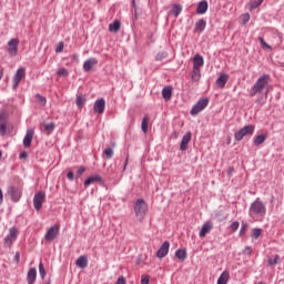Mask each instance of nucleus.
<instances>
[{
  "mask_svg": "<svg viewBox=\"0 0 284 284\" xmlns=\"http://www.w3.org/2000/svg\"><path fill=\"white\" fill-rule=\"evenodd\" d=\"M36 97H37L38 102L40 103V105H45V103H48V100L45 99V97H43L41 94H37Z\"/></svg>",
  "mask_w": 284,
  "mask_h": 284,
  "instance_id": "43",
  "label": "nucleus"
},
{
  "mask_svg": "<svg viewBox=\"0 0 284 284\" xmlns=\"http://www.w3.org/2000/svg\"><path fill=\"white\" fill-rule=\"evenodd\" d=\"M134 212L140 223H143L148 215V203L143 199H138L134 204Z\"/></svg>",
  "mask_w": 284,
  "mask_h": 284,
  "instance_id": "3",
  "label": "nucleus"
},
{
  "mask_svg": "<svg viewBox=\"0 0 284 284\" xmlns=\"http://www.w3.org/2000/svg\"><path fill=\"white\" fill-rule=\"evenodd\" d=\"M248 214L250 216H265V214H267V207L265 206V203L261 201V197H257L251 203Z\"/></svg>",
  "mask_w": 284,
  "mask_h": 284,
  "instance_id": "2",
  "label": "nucleus"
},
{
  "mask_svg": "<svg viewBox=\"0 0 284 284\" xmlns=\"http://www.w3.org/2000/svg\"><path fill=\"white\" fill-rule=\"evenodd\" d=\"M3 79V70H0V81Z\"/></svg>",
  "mask_w": 284,
  "mask_h": 284,
  "instance_id": "59",
  "label": "nucleus"
},
{
  "mask_svg": "<svg viewBox=\"0 0 284 284\" xmlns=\"http://www.w3.org/2000/svg\"><path fill=\"white\" fill-rule=\"evenodd\" d=\"M67 179H68L69 181H74V172L69 171V172L67 173Z\"/></svg>",
  "mask_w": 284,
  "mask_h": 284,
  "instance_id": "51",
  "label": "nucleus"
},
{
  "mask_svg": "<svg viewBox=\"0 0 284 284\" xmlns=\"http://www.w3.org/2000/svg\"><path fill=\"white\" fill-rule=\"evenodd\" d=\"M26 78V68H19L13 77V90H17L19 88V84L21 83V79Z\"/></svg>",
  "mask_w": 284,
  "mask_h": 284,
  "instance_id": "10",
  "label": "nucleus"
},
{
  "mask_svg": "<svg viewBox=\"0 0 284 284\" xmlns=\"http://www.w3.org/2000/svg\"><path fill=\"white\" fill-rule=\"evenodd\" d=\"M6 130H7L6 121H1L0 122V136H6Z\"/></svg>",
  "mask_w": 284,
  "mask_h": 284,
  "instance_id": "42",
  "label": "nucleus"
},
{
  "mask_svg": "<svg viewBox=\"0 0 284 284\" xmlns=\"http://www.w3.org/2000/svg\"><path fill=\"white\" fill-rule=\"evenodd\" d=\"M103 154H105L106 159H112V156H114V150H112V148H106L103 151Z\"/></svg>",
  "mask_w": 284,
  "mask_h": 284,
  "instance_id": "39",
  "label": "nucleus"
},
{
  "mask_svg": "<svg viewBox=\"0 0 284 284\" xmlns=\"http://www.w3.org/2000/svg\"><path fill=\"white\" fill-rule=\"evenodd\" d=\"M230 77L226 73H222L217 79H216V85L220 88H225V84L227 83V80Z\"/></svg>",
  "mask_w": 284,
  "mask_h": 284,
  "instance_id": "25",
  "label": "nucleus"
},
{
  "mask_svg": "<svg viewBox=\"0 0 284 284\" xmlns=\"http://www.w3.org/2000/svg\"><path fill=\"white\" fill-rule=\"evenodd\" d=\"M227 281H230V272L224 271L217 278V284H227Z\"/></svg>",
  "mask_w": 284,
  "mask_h": 284,
  "instance_id": "29",
  "label": "nucleus"
},
{
  "mask_svg": "<svg viewBox=\"0 0 284 284\" xmlns=\"http://www.w3.org/2000/svg\"><path fill=\"white\" fill-rule=\"evenodd\" d=\"M141 284H150V276H144L141 278Z\"/></svg>",
  "mask_w": 284,
  "mask_h": 284,
  "instance_id": "52",
  "label": "nucleus"
},
{
  "mask_svg": "<svg viewBox=\"0 0 284 284\" xmlns=\"http://www.w3.org/2000/svg\"><path fill=\"white\" fill-rule=\"evenodd\" d=\"M2 119H3V115H2V114H0V121H2Z\"/></svg>",
  "mask_w": 284,
  "mask_h": 284,
  "instance_id": "60",
  "label": "nucleus"
},
{
  "mask_svg": "<svg viewBox=\"0 0 284 284\" xmlns=\"http://www.w3.org/2000/svg\"><path fill=\"white\" fill-rule=\"evenodd\" d=\"M72 59H73V61H75V63H79V54L74 53L72 55Z\"/></svg>",
  "mask_w": 284,
  "mask_h": 284,
  "instance_id": "55",
  "label": "nucleus"
},
{
  "mask_svg": "<svg viewBox=\"0 0 284 284\" xmlns=\"http://www.w3.org/2000/svg\"><path fill=\"white\" fill-rule=\"evenodd\" d=\"M250 22V13L242 14V23L245 26V23Z\"/></svg>",
  "mask_w": 284,
  "mask_h": 284,
  "instance_id": "45",
  "label": "nucleus"
},
{
  "mask_svg": "<svg viewBox=\"0 0 284 284\" xmlns=\"http://www.w3.org/2000/svg\"><path fill=\"white\" fill-rule=\"evenodd\" d=\"M230 141H231V139L229 138V140H227V144H230Z\"/></svg>",
  "mask_w": 284,
  "mask_h": 284,
  "instance_id": "63",
  "label": "nucleus"
},
{
  "mask_svg": "<svg viewBox=\"0 0 284 284\" xmlns=\"http://www.w3.org/2000/svg\"><path fill=\"white\" fill-rule=\"evenodd\" d=\"M39 274L42 280L45 278V266H43V262L39 263Z\"/></svg>",
  "mask_w": 284,
  "mask_h": 284,
  "instance_id": "37",
  "label": "nucleus"
},
{
  "mask_svg": "<svg viewBox=\"0 0 284 284\" xmlns=\"http://www.w3.org/2000/svg\"><path fill=\"white\" fill-rule=\"evenodd\" d=\"M20 258H21V254L19 252H17L14 255L16 263H19Z\"/></svg>",
  "mask_w": 284,
  "mask_h": 284,
  "instance_id": "54",
  "label": "nucleus"
},
{
  "mask_svg": "<svg viewBox=\"0 0 284 284\" xmlns=\"http://www.w3.org/2000/svg\"><path fill=\"white\" fill-rule=\"evenodd\" d=\"M163 59H168V53L162 51V52H159L156 55H155V61H163Z\"/></svg>",
  "mask_w": 284,
  "mask_h": 284,
  "instance_id": "40",
  "label": "nucleus"
},
{
  "mask_svg": "<svg viewBox=\"0 0 284 284\" xmlns=\"http://www.w3.org/2000/svg\"><path fill=\"white\" fill-rule=\"evenodd\" d=\"M54 128H55V125L53 122H51L49 124H44V130H45V132H48V134L54 132Z\"/></svg>",
  "mask_w": 284,
  "mask_h": 284,
  "instance_id": "38",
  "label": "nucleus"
},
{
  "mask_svg": "<svg viewBox=\"0 0 284 284\" xmlns=\"http://www.w3.org/2000/svg\"><path fill=\"white\" fill-rule=\"evenodd\" d=\"M262 232H263V230H261L258 227L253 229L252 230V239H255V241H256V239H258V236H261Z\"/></svg>",
  "mask_w": 284,
  "mask_h": 284,
  "instance_id": "36",
  "label": "nucleus"
},
{
  "mask_svg": "<svg viewBox=\"0 0 284 284\" xmlns=\"http://www.w3.org/2000/svg\"><path fill=\"white\" fill-rule=\"evenodd\" d=\"M3 204V191L0 189V205Z\"/></svg>",
  "mask_w": 284,
  "mask_h": 284,
  "instance_id": "57",
  "label": "nucleus"
},
{
  "mask_svg": "<svg viewBox=\"0 0 284 284\" xmlns=\"http://www.w3.org/2000/svg\"><path fill=\"white\" fill-rule=\"evenodd\" d=\"M241 224L239 223V221H235V222H233L231 225H230V230L232 231V232H236L237 230H239V226H240Z\"/></svg>",
  "mask_w": 284,
  "mask_h": 284,
  "instance_id": "44",
  "label": "nucleus"
},
{
  "mask_svg": "<svg viewBox=\"0 0 284 284\" xmlns=\"http://www.w3.org/2000/svg\"><path fill=\"white\" fill-rule=\"evenodd\" d=\"M214 227V224H212V222L207 221L202 225V229L200 231V239H205V236H207V234H210V232H212Z\"/></svg>",
  "mask_w": 284,
  "mask_h": 284,
  "instance_id": "12",
  "label": "nucleus"
},
{
  "mask_svg": "<svg viewBox=\"0 0 284 284\" xmlns=\"http://www.w3.org/2000/svg\"><path fill=\"white\" fill-rule=\"evenodd\" d=\"M205 63V60L202 58L201 54H195L194 58H193V68H197V69H201L203 68Z\"/></svg>",
  "mask_w": 284,
  "mask_h": 284,
  "instance_id": "22",
  "label": "nucleus"
},
{
  "mask_svg": "<svg viewBox=\"0 0 284 284\" xmlns=\"http://www.w3.org/2000/svg\"><path fill=\"white\" fill-rule=\"evenodd\" d=\"M78 108H83L85 105V95H78L75 99Z\"/></svg>",
  "mask_w": 284,
  "mask_h": 284,
  "instance_id": "34",
  "label": "nucleus"
},
{
  "mask_svg": "<svg viewBox=\"0 0 284 284\" xmlns=\"http://www.w3.org/2000/svg\"><path fill=\"white\" fill-rule=\"evenodd\" d=\"M170 252V242L164 241L161 247L156 252L158 258H165L166 254Z\"/></svg>",
  "mask_w": 284,
  "mask_h": 284,
  "instance_id": "14",
  "label": "nucleus"
},
{
  "mask_svg": "<svg viewBox=\"0 0 284 284\" xmlns=\"http://www.w3.org/2000/svg\"><path fill=\"white\" fill-rule=\"evenodd\" d=\"M150 123V115H144L141 123L143 134H148V124Z\"/></svg>",
  "mask_w": 284,
  "mask_h": 284,
  "instance_id": "30",
  "label": "nucleus"
},
{
  "mask_svg": "<svg viewBox=\"0 0 284 284\" xmlns=\"http://www.w3.org/2000/svg\"><path fill=\"white\" fill-rule=\"evenodd\" d=\"M121 30V21L115 20L113 23L109 24V32H119Z\"/></svg>",
  "mask_w": 284,
  "mask_h": 284,
  "instance_id": "31",
  "label": "nucleus"
},
{
  "mask_svg": "<svg viewBox=\"0 0 284 284\" xmlns=\"http://www.w3.org/2000/svg\"><path fill=\"white\" fill-rule=\"evenodd\" d=\"M278 263H281V255H275L274 258L270 257L267 260V265H270V266L278 265Z\"/></svg>",
  "mask_w": 284,
  "mask_h": 284,
  "instance_id": "33",
  "label": "nucleus"
},
{
  "mask_svg": "<svg viewBox=\"0 0 284 284\" xmlns=\"http://www.w3.org/2000/svg\"><path fill=\"white\" fill-rule=\"evenodd\" d=\"M7 193L13 203H19L21 201L22 193L18 187L9 186Z\"/></svg>",
  "mask_w": 284,
  "mask_h": 284,
  "instance_id": "9",
  "label": "nucleus"
},
{
  "mask_svg": "<svg viewBox=\"0 0 284 284\" xmlns=\"http://www.w3.org/2000/svg\"><path fill=\"white\" fill-rule=\"evenodd\" d=\"M175 257L179 258V261H185V258H187V251L185 248L176 250Z\"/></svg>",
  "mask_w": 284,
  "mask_h": 284,
  "instance_id": "28",
  "label": "nucleus"
},
{
  "mask_svg": "<svg viewBox=\"0 0 284 284\" xmlns=\"http://www.w3.org/2000/svg\"><path fill=\"white\" fill-rule=\"evenodd\" d=\"M207 26V22H205L204 19H200L195 22L194 32H197V34H201L205 31V28Z\"/></svg>",
  "mask_w": 284,
  "mask_h": 284,
  "instance_id": "19",
  "label": "nucleus"
},
{
  "mask_svg": "<svg viewBox=\"0 0 284 284\" xmlns=\"http://www.w3.org/2000/svg\"><path fill=\"white\" fill-rule=\"evenodd\" d=\"M267 141V133H262L260 135H256L253 140V143L256 148H258V145H263V142Z\"/></svg>",
  "mask_w": 284,
  "mask_h": 284,
  "instance_id": "24",
  "label": "nucleus"
},
{
  "mask_svg": "<svg viewBox=\"0 0 284 284\" xmlns=\"http://www.w3.org/2000/svg\"><path fill=\"white\" fill-rule=\"evenodd\" d=\"M7 52L11 57H17L19 54V39L12 38L8 43H7Z\"/></svg>",
  "mask_w": 284,
  "mask_h": 284,
  "instance_id": "7",
  "label": "nucleus"
},
{
  "mask_svg": "<svg viewBox=\"0 0 284 284\" xmlns=\"http://www.w3.org/2000/svg\"><path fill=\"white\" fill-rule=\"evenodd\" d=\"M233 170H234V169H230V170H229V174L232 173Z\"/></svg>",
  "mask_w": 284,
  "mask_h": 284,
  "instance_id": "61",
  "label": "nucleus"
},
{
  "mask_svg": "<svg viewBox=\"0 0 284 284\" xmlns=\"http://www.w3.org/2000/svg\"><path fill=\"white\" fill-rule=\"evenodd\" d=\"M83 172H85V166H80L77 171V176H82Z\"/></svg>",
  "mask_w": 284,
  "mask_h": 284,
  "instance_id": "49",
  "label": "nucleus"
},
{
  "mask_svg": "<svg viewBox=\"0 0 284 284\" xmlns=\"http://www.w3.org/2000/svg\"><path fill=\"white\" fill-rule=\"evenodd\" d=\"M125 277L123 275L119 276L115 284H125Z\"/></svg>",
  "mask_w": 284,
  "mask_h": 284,
  "instance_id": "50",
  "label": "nucleus"
},
{
  "mask_svg": "<svg viewBox=\"0 0 284 284\" xmlns=\"http://www.w3.org/2000/svg\"><path fill=\"white\" fill-rule=\"evenodd\" d=\"M43 203H45V192L40 191L33 196V207L37 212H40L43 207Z\"/></svg>",
  "mask_w": 284,
  "mask_h": 284,
  "instance_id": "6",
  "label": "nucleus"
},
{
  "mask_svg": "<svg viewBox=\"0 0 284 284\" xmlns=\"http://www.w3.org/2000/svg\"><path fill=\"white\" fill-rule=\"evenodd\" d=\"M258 40L263 48H267V50H272V47L270 44H267V42H265V40L263 38H258Z\"/></svg>",
  "mask_w": 284,
  "mask_h": 284,
  "instance_id": "46",
  "label": "nucleus"
},
{
  "mask_svg": "<svg viewBox=\"0 0 284 284\" xmlns=\"http://www.w3.org/2000/svg\"><path fill=\"white\" fill-rule=\"evenodd\" d=\"M190 141H192V133L191 132H186L183 135L181 144H180V150L182 152H185L187 150V144L190 143Z\"/></svg>",
  "mask_w": 284,
  "mask_h": 284,
  "instance_id": "17",
  "label": "nucleus"
},
{
  "mask_svg": "<svg viewBox=\"0 0 284 284\" xmlns=\"http://www.w3.org/2000/svg\"><path fill=\"white\" fill-rule=\"evenodd\" d=\"M59 236V226H51L44 235L45 241H54Z\"/></svg>",
  "mask_w": 284,
  "mask_h": 284,
  "instance_id": "13",
  "label": "nucleus"
},
{
  "mask_svg": "<svg viewBox=\"0 0 284 284\" xmlns=\"http://www.w3.org/2000/svg\"><path fill=\"white\" fill-rule=\"evenodd\" d=\"M183 12V7L181 4H174L171 9V14L175 17V19Z\"/></svg>",
  "mask_w": 284,
  "mask_h": 284,
  "instance_id": "32",
  "label": "nucleus"
},
{
  "mask_svg": "<svg viewBox=\"0 0 284 284\" xmlns=\"http://www.w3.org/2000/svg\"><path fill=\"white\" fill-rule=\"evenodd\" d=\"M34 139V129H28L23 138V146L30 148L32 145V140Z\"/></svg>",
  "mask_w": 284,
  "mask_h": 284,
  "instance_id": "16",
  "label": "nucleus"
},
{
  "mask_svg": "<svg viewBox=\"0 0 284 284\" xmlns=\"http://www.w3.org/2000/svg\"><path fill=\"white\" fill-rule=\"evenodd\" d=\"M191 79L195 83H199V81H201V69L193 67V70L191 72Z\"/></svg>",
  "mask_w": 284,
  "mask_h": 284,
  "instance_id": "26",
  "label": "nucleus"
},
{
  "mask_svg": "<svg viewBox=\"0 0 284 284\" xmlns=\"http://www.w3.org/2000/svg\"><path fill=\"white\" fill-rule=\"evenodd\" d=\"M63 48H64L63 41L59 42L55 48V52H58V53L61 52L63 50Z\"/></svg>",
  "mask_w": 284,
  "mask_h": 284,
  "instance_id": "48",
  "label": "nucleus"
},
{
  "mask_svg": "<svg viewBox=\"0 0 284 284\" xmlns=\"http://www.w3.org/2000/svg\"><path fill=\"white\" fill-rule=\"evenodd\" d=\"M210 105V98H201L197 100V102L192 106L191 109V116H196V114H200V112H203L205 108Z\"/></svg>",
  "mask_w": 284,
  "mask_h": 284,
  "instance_id": "4",
  "label": "nucleus"
},
{
  "mask_svg": "<svg viewBox=\"0 0 284 284\" xmlns=\"http://www.w3.org/2000/svg\"><path fill=\"white\" fill-rule=\"evenodd\" d=\"M94 65H99V60H97V58H89L83 62L82 68L84 72H90Z\"/></svg>",
  "mask_w": 284,
  "mask_h": 284,
  "instance_id": "15",
  "label": "nucleus"
},
{
  "mask_svg": "<svg viewBox=\"0 0 284 284\" xmlns=\"http://www.w3.org/2000/svg\"><path fill=\"white\" fill-rule=\"evenodd\" d=\"M207 12V1L202 0L196 8V14H205Z\"/></svg>",
  "mask_w": 284,
  "mask_h": 284,
  "instance_id": "23",
  "label": "nucleus"
},
{
  "mask_svg": "<svg viewBox=\"0 0 284 284\" xmlns=\"http://www.w3.org/2000/svg\"><path fill=\"white\" fill-rule=\"evenodd\" d=\"M247 227L245 225H243L240 230V234H245Z\"/></svg>",
  "mask_w": 284,
  "mask_h": 284,
  "instance_id": "58",
  "label": "nucleus"
},
{
  "mask_svg": "<svg viewBox=\"0 0 284 284\" xmlns=\"http://www.w3.org/2000/svg\"><path fill=\"white\" fill-rule=\"evenodd\" d=\"M93 111L95 114H103L105 112V99L100 98L95 100Z\"/></svg>",
  "mask_w": 284,
  "mask_h": 284,
  "instance_id": "11",
  "label": "nucleus"
},
{
  "mask_svg": "<svg viewBox=\"0 0 284 284\" xmlns=\"http://www.w3.org/2000/svg\"><path fill=\"white\" fill-rule=\"evenodd\" d=\"M128 161H130V156H126V159H125L123 172H125V169L128 168Z\"/></svg>",
  "mask_w": 284,
  "mask_h": 284,
  "instance_id": "56",
  "label": "nucleus"
},
{
  "mask_svg": "<svg viewBox=\"0 0 284 284\" xmlns=\"http://www.w3.org/2000/svg\"><path fill=\"white\" fill-rule=\"evenodd\" d=\"M37 282V268L32 267L29 270L27 274V283L28 284H33Z\"/></svg>",
  "mask_w": 284,
  "mask_h": 284,
  "instance_id": "21",
  "label": "nucleus"
},
{
  "mask_svg": "<svg viewBox=\"0 0 284 284\" xmlns=\"http://www.w3.org/2000/svg\"><path fill=\"white\" fill-rule=\"evenodd\" d=\"M75 265L77 267H80V270H85V267H88V256L81 255L80 257H78L75 261Z\"/></svg>",
  "mask_w": 284,
  "mask_h": 284,
  "instance_id": "20",
  "label": "nucleus"
},
{
  "mask_svg": "<svg viewBox=\"0 0 284 284\" xmlns=\"http://www.w3.org/2000/svg\"><path fill=\"white\" fill-rule=\"evenodd\" d=\"M19 159H28V152L23 151L20 153Z\"/></svg>",
  "mask_w": 284,
  "mask_h": 284,
  "instance_id": "53",
  "label": "nucleus"
},
{
  "mask_svg": "<svg viewBox=\"0 0 284 284\" xmlns=\"http://www.w3.org/2000/svg\"><path fill=\"white\" fill-rule=\"evenodd\" d=\"M162 98L164 101H170V99H172V87H164L162 89Z\"/></svg>",
  "mask_w": 284,
  "mask_h": 284,
  "instance_id": "27",
  "label": "nucleus"
},
{
  "mask_svg": "<svg viewBox=\"0 0 284 284\" xmlns=\"http://www.w3.org/2000/svg\"><path fill=\"white\" fill-rule=\"evenodd\" d=\"M58 77H68V74H70V72H68V69L65 68H60L57 72Z\"/></svg>",
  "mask_w": 284,
  "mask_h": 284,
  "instance_id": "41",
  "label": "nucleus"
},
{
  "mask_svg": "<svg viewBox=\"0 0 284 284\" xmlns=\"http://www.w3.org/2000/svg\"><path fill=\"white\" fill-rule=\"evenodd\" d=\"M271 203H274V197H272Z\"/></svg>",
  "mask_w": 284,
  "mask_h": 284,
  "instance_id": "62",
  "label": "nucleus"
},
{
  "mask_svg": "<svg viewBox=\"0 0 284 284\" xmlns=\"http://www.w3.org/2000/svg\"><path fill=\"white\" fill-rule=\"evenodd\" d=\"M92 183H101V184H103V178H101V175H99V174L89 176L84 181V187H88L89 185H92Z\"/></svg>",
  "mask_w": 284,
  "mask_h": 284,
  "instance_id": "18",
  "label": "nucleus"
},
{
  "mask_svg": "<svg viewBox=\"0 0 284 284\" xmlns=\"http://www.w3.org/2000/svg\"><path fill=\"white\" fill-rule=\"evenodd\" d=\"M267 85H270V74L261 75L252 85L250 90V97H256V94H261V92H263Z\"/></svg>",
  "mask_w": 284,
  "mask_h": 284,
  "instance_id": "1",
  "label": "nucleus"
},
{
  "mask_svg": "<svg viewBox=\"0 0 284 284\" xmlns=\"http://www.w3.org/2000/svg\"><path fill=\"white\" fill-rule=\"evenodd\" d=\"M242 254H244L245 256H250V254H252L251 246H245Z\"/></svg>",
  "mask_w": 284,
  "mask_h": 284,
  "instance_id": "47",
  "label": "nucleus"
},
{
  "mask_svg": "<svg viewBox=\"0 0 284 284\" xmlns=\"http://www.w3.org/2000/svg\"><path fill=\"white\" fill-rule=\"evenodd\" d=\"M263 4V0H253L251 2V10H256V8H260Z\"/></svg>",
  "mask_w": 284,
  "mask_h": 284,
  "instance_id": "35",
  "label": "nucleus"
},
{
  "mask_svg": "<svg viewBox=\"0 0 284 284\" xmlns=\"http://www.w3.org/2000/svg\"><path fill=\"white\" fill-rule=\"evenodd\" d=\"M257 284H265L264 282H258Z\"/></svg>",
  "mask_w": 284,
  "mask_h": 284,
  "instance_id": "64",
  "label": "nucleus"
},
{
  "mask_svg": "<svg viewBox=\"0 0 284 284\" xmlns=\"http://www.w3.org/2000/svg\"><path fill=\"white\" fill-rule=\"evenodd\" d=\"M17 236H19V231L17 227H11L9 234L4 237V247H12V243L17 241Z\"/></svg>",
  "mask_w": 284,
  "mask_h": 284,
  "instance_id": "8",
  "label": "nucleus"
},
{
  "mask_svg": "<svg viewBox=\"0 0 284 284\" xmlns=\"http://www.w3.org/2000/svg\"><path fill=\"white\" fill-rule=\"evenodd\" d=\"M254 134V125L247 124L234 133L235 141H243L244 136H252Z\"/></svg>",
  "mask_w": 284,
  "mask_h": 284,
  "instance_id": "5",
  "label": "nucleus"
}]
</instances>
